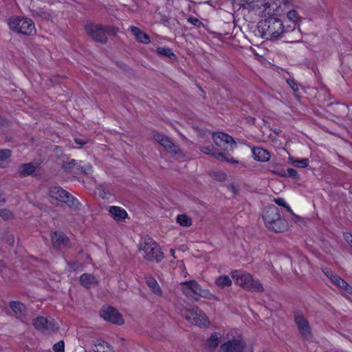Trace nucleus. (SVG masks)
Masks as SVG:
<instances>
[{"label": "nucleus", "mask_w": 352, "mask_h": 352, "mask_svg": "<svg viewBox=\"0 0 352 352\" xmlns=\"http://www.w3.org/2000/svg\"><path fill=\"white\" fill-rule=\"evenodd\" d=\"M258 29L263 38L277 40L288 34L283 21L277 17H268L258 22Z\"/></svg>", "instance_id": "1"}, {"label": "nucleus", "mask_w": 352, "mask_h": 352, "mask_svg": "<svg viewBox=\"0 0 352 352\" xmlns=\"http://www.w3.org/2000/svg\"><path fill=\"white\" fill-rule=\"evenodd\" d=\"M263 219L266 227L274 232H282L287 230V221L280 217L279 209L274 205L265 209Z\"/></svg>", "instance_id": "2"}, {"label": "nucleus", "mask_w": 352, "mask_h": 352, "mask_svg": "<svg viewBox=\"0 0 352 352\" xmlns=\"http://www.w3.org/2000/svg\"><path fill=\"white\" fill-rule=\"evenodd\" d=\"M138 250L148 261L160 263L164 258V253L160 245L152 238H142L140 242Z\"/></svg>", "instance_id": "3"}, {"label": "nucleus", "mask_w": 352, "mask_h": 352, "mask_svg": "<svg viewBox=\"0 0 352 352\" xmlns=\"http://www.w3.org/2000/svg\"><path fill=\"white\" fill-rule=\"evenodd\" d=\"M232 278L235 279L236 285L249 292H262L263 287L258 279L249 273L234 270L231 272Z\"/></svg>", "instance_id": "4"}, {"label": "nucleus", "mask_w": 352, "mask_h": 352, "mask_svg": "<svg viewBox=\"0 0 352 352\" xmlns=\"http://www.w3.org/2000/svg\"><path fill=\"white\" fill-rule=\"evenodd\" d=\"M8 25L12 31L26 36L36 34V28L33 21L25 16H12L8 20Z\"/></svg>", "instance_id": "5"}, {"label": "nucleus", "mask_w": 352, "mask_h": 352, "mask_svg": "<svg viewBox=\"0 0 352 352\" xmlns=\"http://www.w3.org/2000/svg\"><path fill=\"white\" fill-rule=\"evenodd\" d=\"M86 33L95 41L104 44L107 42V34L116 33L115 28L101 24L87 23L85 26Z\"/></svg>", "instance_id": "6"}, {"label": "nucleus", "mask_w": 352, "mask_h": 352, "mask_svg": "<svg viewBox=\"0 0 352 352\" xmlns=\"http://www.w3.org/2000/svg\"><path fill=\"white\" fill-rule=\"evenodd\" d=\"M49 195L52 199L67 204L71 209L76 210L79 208V201L70 193L60 186H52L49 190Z\"/></svg>", "instance_id": "7"}, {"label": "nucleus", "mask_w": 352, "mask_h": 352, "mask_svg": "<svg viewBox=\"0 0 352 352\" xmlns=\"http://www.w3.org/2000/svg\"><path fill=\"white\" fill-rule=\"evenodd\" d=\"M294 318L301 338L305 340H311L314 336L311 327L305 316L300 311H295Z\"/></svg>", "instance_id": "8"}, {"label": "nucleus", "mask_w": 352, "mask_h": 352, "mask_svg": "<svg viewBox=\"0 0 352 352\" xmlns=\"http://www.w3.org/2000/svg\"><path fill=\"white\" fill-rule=\"evenodd\" d=\"M184 318L192 324L199 327H207L208 325V320L206 314L199 308H193L191 309H185L182 312Z\"/></svg>", "instance_id": "9"}, {"label": "nucleus", "mask_w": 352, "mask_h": 352, "mask_svg": "<svg viewBox=\"0 0 352 352\" xmlns=\"http://www.w3.org/2000/svg\"><path fill=\"white\" fill-rule=\"evenodd\" d=\"M33 325L37 330L44 333H50L58 329V327L53 318H47L43 316L37 317L34 319Z\"/></svg>", "instance_id": "10"}, {"label": "nucleus", "mask_w": 352, "mask_h": 352, "mask_svg": "<svg viewBox=\"0 0 352 352\" xmlns=\"http://www.w3.org/2000/svg\"><path fill=\"white\" fill-rule=\"evenodd\" d=\"M181 290L188 297L195 298L200 293L201 286L195 280L185 281L180 283Z\"/></svg>", "instance_id": "11"}, {"label": "nucleus", "mask_w": 352, "mask_h": 352, "mask_svg": "<svg viewBox=\"0 0 352 352\" xmlns=\"http://www.w3.org/2000/svg\"><path fill=\"white\" fill-rule=\"evenodd\" d=\"M101 316L105 320L112 323L121 324L123 323V319L118 310L112 307L102 309L100 313Z\"/></svg>", "instance_id": "12"}, {"label": "nucleus", "mask_w": 352, "mask_h": 352, "mask_svg": "<svg viewBox=\"0 0 352 352\" xmlns=\"http://www.w3.org/2000/svg\"><path fill=\"white\" fill-rule=\"evenodd\" d=\"M155 140L160 143L167 151L173 154H177L180 152L179 147L166 135L157 133L154 136Z\"/></svg>", "instance_id": "13"}, {"label": "nucleus", "mask_w": 352, "mask_h": 352, "mask_svg": "<svg viewBox=\"0 0 352 352\" xmlns=\"http://www.w3.org/2000/svg\"><path fill=\"white\" fill-rule=\"evenodd\" d=\"M324 274L336 286L342 289L347 294H352V287L350 286L344 279L331 271L324 272Z\"/></svg>", "instance_id": "14"}, {"label": "nucleus", "mask_w": 352, "mask_h": 352, "mask_svg": "<svg viewBox=\"0 0 352 352\" xmlns=\"http://www.w3.org/2000/svg\"><path fill=\"white\" fill-rule=\"evenodd\" d=\"M52 246L56 250H60L68 246L69 239L62 232H54L51 234Z\"/></svg>", "instance_id": "15"}, {"label": "nucleus", "mask_w": 352, "mask_h": 352, "mask_svg": "<svg viewBox=\"0 0 352 352\" xmlns=\"http://www.w3.org/2000/svg\"><path fill=\"white\" fill-rule=\"evenodd\" d=\"M212 139L214 142L217 146H221L223 143L226 144H230L231 146V149H232V146L236 147V143L233 139L232 137L229 135L227 133L223 132H217L214 133L212 134Z\"/></svg>", "instance_id": "16"}, {"label": "nucleus", "mask_w": 352, "mask_h": 352, "mask_svg": "<svg viewBox=\"0 0 352 352\" xmlns=\"http://www.w3.org/2000/svg\"><path fill=\"white\" fill-rule=\"evenodd\" d=\"M244 343L238 340H234L223 344L219 352H243Z\"/></svg>", "instance_id": "17"}, {"label": "nucleus", "mask_w": 352, "mask_h": 352, "mask_svg": "<svg viewBox=\"0 0 352 352\" xmlns=\"http://www.w3.org/2000/svg\"><path fill=\"white\" fill-rule=\"evenodd\" d=\"M36 166L32 162L22 164L19 166L16 175L21 178L28 177L33 174L36 170Z\"/></svg>", "instance_id": "18"}, {"label": "nucleus", "mask_w": 352, "mask_h": 352, "mask_svg": "<svg viewBox=\"0 0 352 352\" xmlns=\"http://www.w3.org/2000/svg\"><path fill=\"white\" fill-rule=\"evenodd\" d=\"M252 155L254 160L265 162L270 160V153L265 149L261 147H254L252 148Z\"/></svg>", "instance_id": "19"}, {"label": "nucleus", "mask_w": 352, "mask_h": 352, "mask_svg": "<svg viewBox=\"0 0 352 352\" xmlns=\"http://www.w3.org/2000/svg\"><path fill=\"white\" fill-rule=\"evenodd\" d=\"M263 7V16L265 17H274V16L276 14V12L278 9V6L276 3H271V2H264L261 4Z\"/></svg>", "instance_id": "20"}, {"label": "nucleus", "mask_w": 352, "mask_h": 352, "mask_svg": "<svg viewBox=\"0 0 352 352\" xmlns=\"http://www.w3.org/2000/svg\"><path fill=\"white\" fill-rule=\"evenodd\" d=\"M130 30L138 42L144 44L150 43L149 36L142 31L139 28L136 26H131Z\"/></svg>", "instance_id": "21"}, {"label": "nucleus", "mask_w": 352, "mask_h": 352, "mask_svg": "<svg viewBox=\"0 0 352 352\" xmlns=\"http://www.w3.org/2000/svg\"><path fill=\"white\" fill-rule=\"evenodd\" d=\"M80 282L81 285L87 289L96 286L98 283L94 276L87 273H85L80 276Z\"/></svg>", "instance_id": "22"}, {"label": "nucleus", "mask_w": 352, "mask_h": 352, "mask_svg": "<svg viewBox=\"0 0 352 352\" xmlns=\"http://www.w3.org/2000/svg\"><path fill=\"white\" fill-rule=\"evenodd\" d=\"M9 306L14 312L16 317L21 318L26 315L27 309L23 303L19 301H11L10 302Z\"/></svg>", "instance_id": "23"}, {"label": "nucleus", "mask_w": 352, "mask_h": 352, "mask_svg": "<svg viewBox=\"0 0 352 352\" xmlns=\"http://www.w3.org/2000/svg\"><path fill=\"white\" fill-rule=\"evenodd\" d=\"M109 212L116 221L124 220L128 217L126 210L119 206H111Z\"/></svg>", "instance_id": "24"}, {"label": "nucleus", "mask_w": 352, "mask_h": 352, "mask_svg": "<svg viewBox=\"0 0 352 352\" xmlns=\"http://www.w3.org/2000/svg\"><path fill=\"white\" fill-rule=\"evenodd\" d=\"M146 283L150 289L157 296H162V291L157 280L151 276L145 277Z\"/></svg>", "instance_id": "25"}, {"label": "nucleus", "mask_w": 352, "mask_h": 352, "mask_svg": "<svg viewBox=\"0 0 352 352\" xmlns=\"http://www.w3.org/2000/svg\"><path fill=\"white\" fill-rule=\"evenodd\" d=\"M272 172L279 177H289L294 179H297L298 176L297 171L292 168H289L286 170L281 169L280 170H272Z\"/></svg>", "instance_id": "26"}, {"label": "nucleus", "mask_w": 352, "mask_h": 352, "mask_svg": "<svg viewBox=\"0 0 352 352\" xmlns=\"http://www.w3.org/2000/svg\"><path fill=\"white\" fill-rule=\"evenodd\" d=\"M221 339V335L219 333L212 334L206 344L207 349L210 351L214 350L219 345Z\"/></svg>", "instance_id": "27"}, {"label": "nucleus", "mask_w": 352, "mask_h": 352, "mask_svg": "<svg viewBox=\"0 0 352 352\" xmlns=\"http://www.w3.org/2000/svg\"><path fill=\"white\" fill-rule=\"evenodd\" d=\"M93 350L95 352H113L111 346L107 342L97 340Z\"/></svg>", "instance_id": "28"}, {"label": "nucleus", "mask_w": 352, "mask_h": 352, "mask_svg": "<svg viewBox=\"0 0 352 352\" xmlns=\"http://www.w3.org/2000/svg\"><path fill=\"white\" fill-rule=\"evenodd\" d=\"M214 283L219 289H223L226 287H230L232 282L228 276L221 275L216 278Z\"/></svg>", "instance_id": "29"}, {"label": "nucleus", "mask_w": 352, "mask_h": 352, "mask_svg": "<svg viewBox=\"0 0 352 352\" xmlns=\"http://www.w3.org/2000/svg\"><path fill=\"white\" fill-rule=\"evenodd\" d=\"M12 151L10 149H0V167L6 168L9 166L8 160L11 157Z\"/></svg>", "instance_id": "30"}, {"label": "nucleus", "mask_w": 352, "mask_h": 352, "mask_svg": "<svg viewBox=\"0 0 352 352\" xmlns=\"http://www.w3.org/2000/svg\"><path fill=\"white\" fill-rule=\"evenodd\" d=\"M156 53L160 56L167 57L170 60H175L177 58L176 55L173 52L172 50L168 47H157Z\"/></svg>", "instance_id": "31"}, {"label": "nucleus", "mask_w": 352, "mask_h": 352, "mask_svg": "<svg viewBox=\"0 0 352 352\" xmlns=\"http://www.w3.org/2000/svg\"><path fill=\"white\" fill-rule=\"evenodd\" d=\"M289 162L294 166L298 168H306L309 165V160L307 158L295 160L293 157H289Z\"/></svg>", "instance_id": "32"}, {"label": "nucleus", "mask_w": 352, "mask_h": 352, "mask_svg": "<svg viewBox=\"0 0 352 352\" xmlns=\"http://www.w3.org/2000/svg\"><path fill=\"white\" fill-rule=\"evenodd\" d=\"M200 151L203 152L205 154L211 155L214 158L218 160L221 157V159H223V153H216L212 151V149L210 146H202L200 147Z\"/></svg>", "instance_id": "33"}, {"label": "nucleus", "mask_w": 352, "mask_h": 352, "mask_svg": "<svg viewBox=\"0 0 352 352\" xmlns=\"http://www.w3.org/2000/svg\"><path fill=\"white\" fill-rule=\"evenodd\" d=\"M177 222L185 227H189L192 225V219L185 214H179L177 217Z\"/></svg>", "instance_id": "34"}, {"label": "nucleus", "mask_w": 352, "mask_h": 352, "mask_svg": "<svg viewBox=\"0 0 352 352\" xmlns=\"http://www.w3.org/2000/svg\"><path fill=\"white\" fill-rule=\"evenodd\" d=\"M292 36H287L288 39H290L289 42L290 43H294L298 41L301 38V32L300 31L299 28H296V24H294V26L293 29L292 30Z\"/></svg>", "instance_id": "35"}, {"label": "nucleus", "mask_w": 352, "mask_h": 352, "mask_svg": "<svg viewBox=\"0 0 352 352\" xmlns=\"http://www.w3.org/2000/svg\"><path fill=\"white\" fill-rule=\"evenodd\" d=\"M198 296L208 300H216L217 301L220 300L217 296L212 294L208 289H202L201 288L200 293H199Z\"/></svg>", "instance_id": "36"}, {"label": "nucleus", "mask_w": 352, "mask_h": 352, "mask_svg": "<svg viewBox=\"0 0 352 352\" xmlns=\"http://www.w3.org/2000/svg\"><path fill=\"white\" fill-rule=\"evenodd\" d=\"M2 239L4 240L9 245L12 246L14 243V235L8 230L4 232Z\"/></svg>", "instance_id": "37"}, {"label": "nucleus", "mask_w": 352, "mask_h": 352, "mask_svg": "<svg viewBox=\"0 0 352 352\" xmlns=\"http://www.w3.org/2000/svg\"><path fill=\"white\" fill-rule=\"evenodd\" d=\"M287 16L289 21L294 23H296L299 19L298 12L294 9L287 12Z\"/></svg>", "instance_id": "38"}, {"label": "nucleus", "mask_w": 352, "mask_h": 352, "mask_svg": "<svg viewBox=\"0 0 352 352\" xmlns=\"http://www.w3.org/2000/svg\"><path fill=\"white\" fill-rule=\"evenodd\" d=\"M76 164V160H71L68 162H65L63 165V168L67 171H72V169L74 168Z\"/></svg>", "instance_id": "39"}, {"label": "nucleus", "mask_w": 352, "mask_h": 352, "mask_svg": "<svg viewBox=\"0 0 352 352\" xmlns=\"http://www.w3.org/2000/svg\"><path fill=\"white\" fill-rule=\"evenodd\" d=\"M276 1L279 3V7L282 6L284 8H289L293 6V0H276Z\"/></svg>", "instance_id": "40"}, {"label": "nucleus", "mask_w": 352, "mask_h": 352, "mask_svg": "<svg viewBox=\"0 0 352 352\" xmlns=\"http://www.w3.org/2000/svg\"><path fill=\"white\" fill-rule=\"evenodd\" d=\"M0 216L4 219H9L12 217V213L9 210L1 209Z\"/></svg>", "instance_id": "41"}, {"label": "nucleus", "mask_w": 352, "mask_h": 352, "mask_svg": "<svg viewBox=\"0 0 352 352\" xmlns=\"http://www.w3.org/2000/svg\"><path fill=\"white\" fill-rule=\"evenodd\" d=\"M53 349L54 352H64V342L63 341H60L55 344L53 346Z\"/></svg>", "instance_id": "42"}, {"label": "nucleus", "mask_w": 352, "mask_h": 352, "mask_svg": "<svg viewBox=\"0 0 352 352\" xmlns=\"http://www.w3.org/2000/svg\"><path fill=\"white\" fill-rule=\"evenodd\" d=\"M287 82L294 93H296L298 91V85L294 80L288 79Z\"/></svg>", "instance_id": "43"}, {"label": "nucleus", "mask_w": 352, "mask_h": 352, "mask_svg": "<svg viewBox=\"0 0 352 352\" xmlns=\"http://www.w3.org/2000/svg\"><path fill=\"white\" fill-rule=\"evenodd\" d=\"M223 156L224 157L223 159H221V157H220V159H218V160L228 162L231 164L238 163L237 160H234L233 157H229L228 156H227V155L224 153H223Z\"/></svg>", "instance_id": "44"}, {"label": "nucleus", "mask_w": 352, "mask_h": 352, "mask_svg": "<svg viewBox=\"0 0 352 352\" xmlns=\"http://www.w3.org/2000/svg\"><path fill=\"white\" fill-rule=\"evenodd\" d=\"M6 271H7V268L6 267L5 263L3 261H0V275L2 278H5Z\"/></svg>", "instance_id": "45"}, {"label": "nucleus", "mask_w": 352, "mask_h": 352, "mask_svg": "<svg viewBox=\"0 0 352 352\" xmlns=\"http://www.w3.org/2000/svg\"><path fill=\"white\" fill-rule=\"evenodd\" d=\"M214 177L219 181H224L226 179V175L223 173H218L214 175Z\"/></svg>", "instance_id": "46"}, {"label": "nucleus", "mask_w": 352, "mask_h": 352, "mask_svg": "<svg viewBox=\"0 0 352 352\" xmlns=\"http://www.w3.org/2000/svg\"><path fill=\"white\" fill-rule=\"evenodd\" d=\"M188 21L196 26H199L201 23V22L198 19L195 17H190L188 19Z\"/></svg>", "instance_id": "47"}, {"label": "nucleus", "mask_w": 352, "mask_h": 352, "mask_svg": "<svg viewBox=\"0 0 352 352\" xmlns=\"http://www.w3.org/2000/svg\"><path fill=\"white\" fill-rule=\"evenodd\" d=\"M344 238L350 246L352 245V234L350 233H344Z\"/></svg>", "instance_id": "48"}, {"label": "nucleus", "mask_w": 352, "mask_h": 352, "mask_svg": "<svg viewBox=\"0 0 352 352\" xmlns=\"http://www.w3.org/2000/svg\"><path fill=\"white\" fill-rule=\"evenodd\" d=\"M274 201L276 204L278 206L286 207V202L284 199L283 198H276L274 199Z\"/></svg>", "instance_id": "49"}, {"label": "nucleus", "mask_w": 352, "mask_h": 352, "mask_svg": "<svg viewBox=\"0 0 352 352\" xmlns=\"http://www.w3.org/2000/svg\"><path fill=\"white\" fill-rule=\"evenodd\" d=\"M75 142L76 144L80 145V146H82L84 144H85L86 142L85 141H83L80 138H76L75 139Z\"/></svg>", "instance_id": "50"}, {"label": "nucleus", "mask_w": 352, "mask_h": 352, "mask_svg": "<svg viewBox=\"0 0 352 352\" xmlns=\"http://www.w3.org/2000/svg\"><path fill=\"white\" fill-rule=\"evenodd\" d=\"M5 201V199L3 196L2 192L0 190V204Z\"/></svg>", "instance_id": "51"}, {"label": "nucleus", "mask_w": 352, "mask_h": 352, "mask_svg": "<svg viewBox=\"0 0 352 352\" xmlns=\"http://www.w3.org/2000/svg\"><path fill=\"white\" fill-rule=\"evenodd\" d=\"M284 208H286L288 212L293 214V212L288 204H286V207H284Z\"/></svg>", "instance_id": "52"}, {"label": "nucleus", "mask_w": 352, "mask_h": 352, "mask_svg": "<svg viewBox=\"0 0 352 352\" xmlns=\"http://www.w3.org/2000/svg\"><path fill=\"white\" fill-rule=\"evenodd\" d=\"M68 265H69V267L71 269H72L73 270H76L75 263H69Z\"/></svg>", "instance_id": "53"}, {"label": "nucleus", "mask_w": 352, "mask_h": 352, "mask_svg": "<svg viewBox=\"0 0 352 352\" xmlns=\"http://www.w3.org/2000/svg\"><path fill=\"white\" fill-rule=\"evenodd\" d=\"M274 133H276L277 135H279L280 134V133L282 132L281 130L280 129H274Z\"/></svg>", "instance_id": "54"}, {"label": "nucleus", "mask_w": 352, "mask_h": 352, "mask_svg": "<svg viewBox=\"0 0 352 352\" xmlns=\"http://www.w3.org/2000/svg\"><path fill=\"white\" fill-rule=\"evenodd\" d=\"M5 122L6 120L2 117L0 116V126L3 125Z\"/></svg>", "instance_id": "55"}, {"label": "nucleus", "mask_w": 352, "mask_h": 352, "mask_svg": "<svg viewBox=\"0 0 352 352\" xmlns=\"http://www.w3.org/2000/svg\"><path fill=\"white\" fill-rule=\"evenodd\" d=\"M170 252H171V254H174V252H175V251H174L173 250H170Z\"/></svg>", "instance_id": "56"}, {"label": "nucleus", "mask_w": 352, "mask_h": 352, "mask_svg": "<svg viewBox=\"0 0 352 352\" xmlns=\"http://www.w3.org/2000/svg\"><path fill=\"white\" fill-rule=\"evenodd\" d=\"M351 248H352V245H351Z\"/></svg>", "instance_id": "57"}]
</instances>
